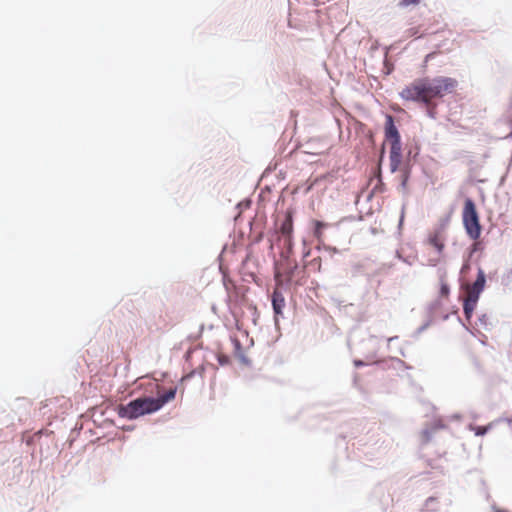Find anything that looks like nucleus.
Returning <instances> with one entry per match:
<instances>
[{"mask_svg":"<svg viewBox=\"0 0 512 512\" xmlns=\"http://www.w3.org/2000/svg\"><path fill=\"white\" fill-rule=\"evenodd\" d=\"M457 86L458 81L452 77H423L405 86L399 93V96L406 101L415 102L420 105H428L429 98L441 99L446 94L453 93Z\"/></svg>","mask_w":512,"mask_h":512,"instance_id":"nucleus-1","label":"nucleus"},{"mask_svg":"<svg viewBox=\"0 0 512 512\" xmlns=\"http://www.w3.org/2000/svg\"><path fill=\"white\" fill-rule=\"evenodd\" d=\"M176 393L177 387H172L157 397L142 395L126 404L118 405L116 412L120 418L133 421L142 416L158 412L165 404L175 399Z\"/></svg>","mask_w":512,"mask_h":512,"instance_id":"nucleus-2","label":"nucleus"},{"mask_svg":"<svg viewBox=\"0 0 512 512\" xmlns=\"http://www.w3.org/2000/svg\"><path fill=\"white\" fill-rule=\"evenodd\" d=\"M384 138L385 141L390 143L389 160L390 172L395 173L398 171L402 163V141L398 127L395 123V118L391 114L385 115L384 123Z\"/></svg>","mask_w":512,"mask_h":512,"instance_id":"nucleus-3","label":"nucleus"},{"mask_svg":"<svg viewBox=\"0 0 512 512\" xmlns=\"http://www.w3.org/2000/svg\"><path fill=\"white\" fill-rule=\"evenodd\" d=\"M462 223L467 236L471 240L476 241L480 238L482 233V225L480 223V217L476 204L470 197H467L464 201L462 210Z\"/></svg>","mask_w":512,"mask_h":512,"instance_id":"nucleus-4","label":"nucleus"},{"mask_svg":"<svg viewBox=\"0 0 512 512\" xmlns=\"http://www.w3.org/2000/svg\"><path fill=\"white\" fill-rule=\"evenodd\" d=\"M385 145L383 144L380 149L379 161L377 167L374 169L373 176L377 179V184L374 186L371 193L368 195L367 199L370 200L374 194V192H382L384 191L385 184L382 180V162L385 158Z\"/></svg>","mask_w":512,"mask_h":512,"instance_id":"nucleus-5","label":"nucleus"},{"mask_svg":"<svg viewBox=\"0 0 512 512\" xmlns=\"http://www.w3.org/2000/svg\"><path fill=\"white\" fill-rule=\"evenodd\" d=\"M272 309L274 313L275 326L279 325V318L283 317V310L285 307V298L281 291L274 290L271 298Z\"/></svg>","mask_w":512,"mask_h":512,"instance_id":"nucleus-6","label":"nucleus"},{"mask_svg":"<svg viewBox=\"0 0 512 512\" xmlns=\"http://www.w3.org/2000/svg\"><path fill=\"white\" fill-rule=\"evenodd\" d=\"M279 232L281 233L284 239H293V212L291 210L286 211L284 218L280 224Z\"/></svg>","mask_w":512,"mask_h":512,"instance_id":"nucleus-7","label":"nucleus"},{"mask_svg":"<svg viewBox=\"0 0 512 512\" xmlns=\"http://www.w3.org/2000/svg\"><path fill=\"white\" fill-rule=\"evenodd\" d=\"M412 167H413V164L410 163L409 160L402 159V163L399 166L398 171H400L399 188L403 191H405L407 188V185H408L409 179L411 177V173H412Z\"/></svg>","mask_w":512,"mask_h":512,"instance_id":"nucleus-8","label":"nucleus"},{"mask_svg":"<svg viewBox=\"0 0 512 512\" xmlns=\"http://www.w3.org/2000/svg\"><path fill=\"white\" fill-rule=\"evenodd\" d=\"M485 286H486V274H485L484 270L481 267H479L477 270L476 279L472 285V290H471L470 295H472L476 298H480V295L484 291Z\"/></svg>","mask_w":512,"mask_h":512,"instance_id":"nucleus-9","label":"nucleus"},{"mask_svg":"<svg viewBox=\"0 0 512 512\" xmlns=\"http://www.w3.org/2000/svg\"><path fill=\"white\" fill-rule=\"evenodd\" d=\"M283 262V274L285 276V284L288 286L292 283L293 278L298 270V263L295 260L289 259L282 260Z\"/></svg>","mask_w":512,"mask_h":512,"instance_id":"nucleus-10","label":"nucleus"},{"mask_svg":"<svg viewBox=\"0 0 512 512\" xmlns=\"http://www.w3.org/2000/svg\"><path fill=\"white\" fill-rule=\"evenodd\" d=\"M235 357L245 366L250 367L252 365L251 360L244 354L243 346L237 337L231 338Z\"/></svg>","mask_w":512,"mask_h":512,"instance_id":"nucleus-11","label":"nucleus"},{"mask_svg":"<svg viewBox=\"0 0 512 512\" xmlns=\"http://www.w3.org/2000/svg\"><path fill=\"white\" fill-rule=\"evenodd\" d=\"M478 301L479 298L472 295H469L468 298L463 301V313L468 321L471 320Z\"/></svg>","mask_w":512,"mask_h":512,"instance_id":"nucleus-12","label":"nucleus"},{"mask_svg":"<svg viewBox=\"0 0 512 512\" xmlns=\"http://www.w3.org/2000/svg\"><path fill=\"white\" fill-rule=\"evenodd\" d=\"M438 273H439V281H440L439 296L440 297H448L450 295V286L445 281L446 270L438 269Z\"/></svg>","mask_w":512,"mask_h":512,"instance_id":"nucleus-13","label":"nucleus"},{"mask_svg":"<svg viewBox=\"0 0 512 512\" xmlns=\"http://www.w3.org/2000/svg\"><path fill=\"white\" fill-rule=\"evenodd\" d=\"M428 242L431 246H433L438 253H442L444 250V243L440 238V231L437 230L433 234H431L428 238Z\"/></svg>","mask_w":512,"mask_h":512,"instance_id":"nucleus-14","label":"nucleus"},{"mask_svg":"<svg viewBox=\"0 0 512 512\" xmlns=\"http://www.w3.org/2000/svg\"><path fill=\"white\" fill-rule=\"evenodd\" d=\"M293 253V239L287 238L284 239V249L280 253L281 260H289L291 259V255Z\"/></svg>","mask_w":512,"mask_h":512,"instance_id":"nucleus-15","label":"nucleus"},{"mask_svg":"<svg viewBox=\"0 0 512 512\" xmlns=\"http://www.w3.org/2000/svg\"><path fill=\"white\" fill-rule=\"evenodd\" d=\"M419 147L416 145L415 147H410L406 154H405V157L403 156V160H409L410 163L414 164V162L416 161L418 155H419Z\"/></svg>","mask_w":512,"mask_h":512,"instance_id":"nucleus-16","label":"nucleus"},{"mask_svg":"<svg viewBox=\"0 0 512 512\" xmlns=\"http://www.w3.org/2000/svg\"><path fill=\"white\" fill-rule=\"evenodd\" d=\"M436 504H437V499L433 496L431 497H428L426 500H425V503H424V509L421 510V512H436L437 509H436Z\"/></svg>","mask_w":512,"mask_h":512,"instance_id":"nucleus-17","label":"nucleus"},{"mask_svg":"<svg viewBox=\"0 0 512 512\" xmlns=\"http://www.w3.org/2000/svg\"><path fill=\"white\" fill-rule=\"evenodd\" d=\"M327 227V223L315 220L313 223V234L316 238H320L322 236L323 230Z\"/></svg>","mask_w":512,"mask_h":512,"instance_id":"nucleus-18","label":"nucleus"},{"mask_svg":"<svg viewBox=\"0 0 512 512\" xmlns=\"http://www.w3.org/2000/svg\"><path fill=\"white\" fill-rule=\"evenodd\" d=\"M426 108V115L431 119H436L437 117V104L433 103L431 98H429V104L423 105Z\"/></svg>","mask_w":512,"mask_h":512,"instance_id":"nucleus-19","label":"nucleus"},{"mask_svg":"<svg viewBox=\"0 0 512 512\" xmlns=\"http://www.w3.org/2000/svg\"><path fill=\"white\" fill-rule=\"evenodd\" d=\"M512 283V267L502 275L501 284L503 286H509Z\"/></svg>","mask_w":512,"mask_h":512,"instance_id":"nucleus-20","label":"nucleus"},{"mask_svg":"<svg viewBox=\"0 0 512 512\" xmlns=\"http://www.w3.org/2000/svg\"><path fill=\"white\" fill-rule=\"evenodd\" d=\"M215 356H216L217 362L220 366H227L231 362L230 357L226 354L219 353V354H216Z\"/></svg>","mask_w":512,"mask_h":512,"instance_id":"nucleus-21","label":"nucleus"},{"mask_svg":"<svg viewBox=\"0 0 512 512\" xmlns=\"http://www.w3.org/2000/svg\"><path fill=\"white\" fill-rule=\"evenodd\" d=\"M491 425L488 426H475L472 428L476 436H484L490 430Z\"/></svg>","mask_w":512,"mask_h":512,"instance_id":"nucleus-22","label":"nucleus"},{"mask_svg":"<svg viewBox=\"0 0 512 512\" xmlns=\"http://www.w3.org/2000/svg\"><path fill=\"white\" fill-rule=\"evenodd\" d=\"M252 201L249 198H245L237 203L236 208L241 212L251 207Z\"/></svg>","mask_w":512,"mask_h":512,"instance_id":"nucleus-23","label":"nucleus"},{"mask_svg":"<svg viewBox=\"0 0 512 512\" xmlns=\"http://www.w3.org/2000/svg\"><path fill=\"white\" fill-rule=\"evenodd\" d=\"M432 318L430 317L425 323H423L417 330L414 332V337H418L421 333H423L432 323Z\"/></svg>","mask_w":512,"mask_h":512,"instance_id":"nucleus-24","label":"nucleus"},{"mask_svg":"<svg viewBox=\"0 0 512 512\" xmlns=\"http://www.w3.org/2000/svg\"><path fill=\"white\" fill-rule=\"evenodd\" d=\"M442 306V302L440 299H435L428 305V312L434 313L436 310H438Z\"/></svg>","mask_w":512,"mask_h":512,"instance_id":"nucleus-25","label":"nucleus"},{"mask_svg":"<svg viewBox=\"0 0 512 512\" xmlns=\"http://www.w3.org/2000/svg\"><path fill=\"white\" fill-rule=\"evenodd\" d=\"M199 348H202V344H199L198 346H195V347H190V348L185 352V354H184V359H185V361H187V362H188V361H190V360H191V358H192L193 353H194L197 349H199Z\"/></svg>","mask_w":512,"mask_h":512,"instance_id":"nucleus-26","label":"nucleus"},{"mask_svg":"<svg viewBox=\"0 0 512 512\" xmlns=\"http://www.w3.org/2000/svg\"><path fill=\"white\" fill-rule=\"evenodd\" d=\"M421 0H400L398 6L401 8H406L410 5H418Z\"/></svg>","mask_w":512,"mask_h":512,"instance_id":"nucleus-27","label":"nucleus"},{"mask_svg":"<svg viewBox=\"0 0 512 512\" xmlns=\"http://www.w3.org/2000/svg\"><path fill=\"white\" fill-rule=\"evenodd\" d=\"M203 330H204V325L201 324L200 327H199V331L197 334H190L188 337H187V340L190 341V342H193V341H196L198 340L201 336H202V333H203Z\"/></svg>","mask_w":512,"mask_h":512,"instance_id":"nucleus-28","label":"nucleus"},{"mask_svg":"<svg viewBox=\"0 0 512 512\" xmlns=\"http://www.w3.org/2000/svg\"><path fill=\"white\" fill-rule=\"evenodd\" d=\"M197 372L198 370H191L189 373L185 374L182 378H181V381H188L190 379H192L195 375H197Z\"/></svg>","mask_w":512,"mask_h":512,"instance_id":"nucleus-29","label":"nucleus"},{"mask_svg":"<svg viewBox=\"0 0 512 512\" xmlns=\"http://www.w3.org/2000/svg\"><path fill=\"white\" fill-rule=\"evenodd\" d=\"M353 364H354V366H355L356 368L364 367V366H366V365H367V363H366V362H364V361H363V360H361V359H354V360H353Z\"/></svg>","mask_w":512,"mask_h":512,"instance_id":"nucleus-30","label":"nucleus"},{"mask_svg":"<svg viewBox=\"0 0 512 512\" xmlns=\"http://www.w3.org/2000/svg\"><path fill=\"white\" fill-rule=\"evenodd\" d=\"M396 257H397L398 259H400L401 261H403L404 263H407L408 265H411V264H412L411 262H409V261H408V259H407V258L403 257V256L399 253V251H396Z\"/></svg>","mask_w":512,"mask_h":512,"instance_id":"nucleus-31","label":"nucleus"},{"mask_svg":"<svg viewBox=\"0 0 512 512\" xmlns=\"http://www.w3.org/2000/svg\"><path fill=\"white\" fill-rule=\"evenodd\" d=\"M487 320H488V318H487V315H486V314H483V315H481V316L478 318L479 323H480L481 325H484V326L486 325Z\"/></svg>","mask_w":512,"mask_h":512,"instance_id":"nucleus-32","label":"nucleus"},{"mask_svg":"<svg viewBox=\"0 0 512 512\" xmlns=\"http://www.w3.org/2000/svg\"><path fill=\"white\" fill-rule=\"evenodd\" d=\"M403 222H404V207L402 208L400 219H399V223H398V228L399 229L402 227Z\"/></svg>","mask_w":512,"mask_h":512,"instance_id":"nucleus-33","label":"nucleus"},{"mask_svg":"<svg viewBox=\"0 0 512 512\" xmlns=\"http://www.w3.org/2000/svg\"><path fill=\"white\" fill-rule=\"evenodd\" d=\"M423 435H424V437H425L426 441H429V440L431 439V436H432L431 431H430V430H428V429H425V430L423 431Z\"/></svg>","mask_w":512,"mask_h":512,"instance_id":"nucleus-34","label":"nucleus"},{"mask_svg":"<svg viewBox=\"0 0 512 512\" xmlns=\"http://www.w3.org/2000/svg\"><path fill=\"white\" fill-rule=\"evenodd\" d=\"M478 249H479V245L477 243L472 244L470 247V250H471L470 254L476 252Z\"/></svg>","mask_w":512,"mask_h":512,"instance_id":"nucleus-35","label":"nucleus"},{"mask_svg":"<svg viewBox=\"0 0 512 512\" xmlns=\"http://www.w3.org/2000/svg\"><path fill=\"white\" fill-rule=\"evenodd\" d=\"M196 370H198L197 374L202 377L205 372V367H204V365H201Z\"/></svg>","mask_w":512,"mask_h":512,"instance_id":"nucleus-36","label":"nucleus"},{"mask_svg":"<svg viewBox=\"0 0 512 512\" xmlns=\"http://www.w3.org/2000/svg\"><path fill=\"white\" fill-rule=\"evenodd\" d=\"M493 512H508L506 509L498 508L496 505L492 506Z\"/></svg>","mask_w":512,"mask_h":512,"instance_id":"nucleus-37","label":"nucleus"},{"mask_svg":"<svg viewBox=\"0 0 512 512\" xmlns=\"http://www.w3.org/2000/svg\"><path fill=\"white\" fill-rule=\"evenodd\" d=\"M122 429L124 431L130 432V431L134 430V426L133 425L123 426Z\"/></svg>","mask_w":512,"mask_h":512,"instance_id":"nucleus-38","label":"nucleus"},{"mask_svg":"<svg viewBox=\"0 0 512 512\" xmlns=\"http://www.w3.org/2000/svg\"><path fill=\"white\" fill-rule=\"evenodd\" d=\"M397 339H398V336H393V337L387 338L388 348H390V343Z\"/></svg>","mask_w":512,"mask_h":512,"instance_id":"nucleus-39","label":"nucleus"},{"mask_svg":"<svg viewBox=\"0 0 512 512\" xmlns=\"http://www.w3.org/2000/svg\"><path fill=\"white\" fill-rule=\"evenodd\" d=\"M444 424H442L441 422H436L434 424V429H441V428H444Z\"/></svg>","mask_w":512,"mask_h":512,"instance_id":"nucleus-40","label":"nucleus"},{"mask_svg":"<svg viewBox=\"0 0 512 512\" xmlns=\"http://www.w3.org/2000/svg\"><path fill=\"white\" fill-rule=\"evenodd\" d=\"M458 321H459V323H461V325H462V326H463L467 331H469V328H468V327H467V326L462 322V320H461V318H460V317H458Z\"/></svg>","mask_w":512,"mask_h":512,"instance_id":"nucleus-41","label":"nucleus"},{"mask_svg":"<svg viewBox=\"0 0 512 512\" xmlns=\"http://www.w3.org/2000/svg\"><path fill=\"white\" fill-rule=\"evenodd\" d=\"M432 57H433V53H429L428 55H426V57H425V61L427 62V61H428V60H430Z\"/></svg>","mask_w":512,"mask_h":512,"instance_id":"nucleus-42","label":"nucleus"},{"mask_svg":"<svg viewBox=\"0 0 512 512\" xmlns=\"http://www.w3.org/2000/svg\"><path fill=\"white\" fill-rule=\"evenodd\" d=\"M429 262H430V265H431V266H436V264H437V261H436V260H432V259H430V260H429Z\"/></svg>","mask_w":512,"mask_h":512,"instance_id":"nucleus-43","label":"nucleus"},{"mask_svg":"<svg viewBox=\"0 0 512 512\" xmlns=\"http://www.w3.org/2000/svg\"><path fill=\"white\" fill-rule=\"evenodd\" d=\"M393 360H396L398 363L400 364H404V361H402L401 359L399 358H392Z\"/></svg>","mask_w":512,"mask_h":512,"instance_id":"nucleus-44","label":"nucleus"},{"mask_svg":"<svg viewBox=\"0 0 512 512\" xmlns=\"http://www.w3.org/2000/svg\"><path fill=\"white\" fill-rule=\"evenodd\" d=\"M262 237H263V235H262V234H261V235H259V236H257V238H256L255 242H259V241L262 239Z\"/></svg>","mask_w":512,"mask_h":512,"instance_id":"nucleus-45","label":"nucleus"},{"mask_svg":"<svg viewBox=\"0 0 512 512\" xmlns=\"http://www.w3.org/2000/svg\"><path fill=\"white\" fill-rule=\"evenodd\" d=\"M329 250L333 251L334 253H338V250L335 247H333V248L330 247Z\"/></svg>","mask_w":512,"mask_h":512,"instance_id":"nucleus-46","label":"nucleus"},{"mask_svg":"<svg viewBox=\"0 0 512 512\" xmlns=\"http://www.w3.org/2000/svg\"><path fill=\"white\" fill-rule=\"evenodd\" d=\"M399 353H400L402 356H404V357H405V352H404V350H403L402 348H400V349H399Z\"/></svg>","mask_w":512,"mask_h":512,"instance_id":"nucleus-47","label":"nucleus"},{"mask_svg":"<svg viewBox=\"0 0 512 512\" xmlns=\"http://www.w3.org/2000/svg\"><path fill=\"white\" fill-rule=\"evenodd\" d=\"M357 377H358V376H357V374H356V375L354 376V384H356V383H357Z\"/></svg>","mask_w":512,"mask_h":512,"instance_id":"nucleus-48","label":"nucleus"},{"mask_svg":"<svg viewBox=\"0 0 512 512\" xmlns=\"http://www.w3.org/2000/svg\"><path fill=\"white\" fill-rule=\"evenodd\" d=\"M449 318L448 315H444L443 320H447Z\"/></svg>","mask_w":512,"mask_h":512,"instance_id":"nucleus-49","label":"nucleus"},{"mask_svg":"<svg viewBox=\"0 0 512 512\" xmlns=\"http://www.w3.org/2000/svg\"><path fill=\"white\" fill-rule=\"evenodd\" d=\"M252 309L254 310V313H256V312H257V309H256V307H255V306H252Z\"/></svg>","mask_w":512,"mask_h":512,"instance_id":"nucleus-50","label":"nucleus"}]
</instances>
